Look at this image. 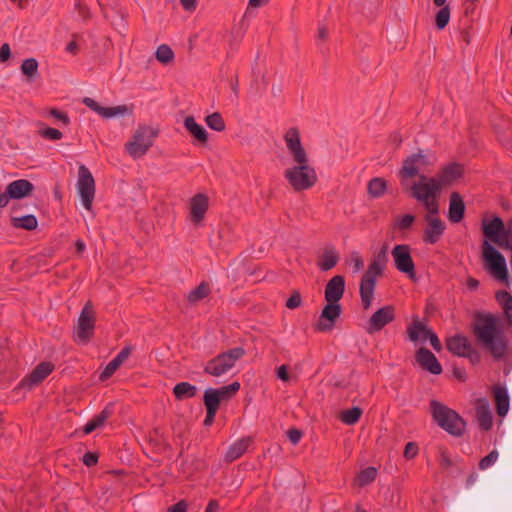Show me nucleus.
<instances>
[{"label":"nucleus","mask_w":512,"mask_h":512,"mask_svg":"<svg viewBox=\"0 0 512 512\" xmlns=\"http://www.w3.org/2000/svg\"><path fill=\"white\" fill-rule=\"evenodd\" d=\"M209 207V198L206 194L197 193L190 199V219L198 225L205 217Z\"/></svg>","instance_id":"obj_18"},{"label":"nucleus","mask_w":512,"mask_h":512,"mask_svg":"<svg viewBox=\"0 0 512 512\" xmlns=\"http://www.w3.org/2000/svg\"><path fill=\"white\" fill-rule=\"evenodd\" d=\"M377 476V469L375 467H367L361 470L357 476L358 484L361 487L372 483Z\"/></svg>","instance_id":"obj_43"},{"label":"nucleus","mask_w":512,"mask_h":512,"mask_svg":"<svg viewBox=\"0 0 512 512\" xmlns=\"http://www.w3.org/2000/svg\"><path fill=\"white\" fill-rule=\"evenodd\" d=\"M342 312L339 302H327L322 309L318 321L314 324V330L318 332L331 331Z\"/></svg>","instance_id":"obj_13"},{"label":"nucleus","mask_w":512,"mask_h":512,"mask_svg":"<svg viewBox=\"0 0 512 512\" xmlns=\"http://www.w3.org/2000/svg\"><path fill=\"white\" fill-rule=\"evenodd\" d=\"M39 134L48 140L57 141L62 138V132L56 128L46 127L39 131Z\"/></svg>","instance_id":"obj_49"},{"label":"nucleus","mask_w":512,"mask_h":512,"mask_svg":"<svg viewBox=\"0 0 512 512\" xmlns=\"http://www.w3.org/2000/svg\"><path fill=\"white\" fill-rule=\"evenodd\" d=\"M450 20V7L449 5L443 6L435 15V26L438 30H443Z\"/></svg>","instance_id":"obj_44"},{"label":"nucleus","mask_w":512,"mask_h":512,"mask_svg":"<svg viewBox=\"0 0 512 512\" xmlns=\"http://www.w3.org/2000/svg\"><path fill=\"white\" fill-rule=\"evenodd\" d=\"M197 392V387L189 382H179L173 387V395L178 401L193 398Z\"/></svg>","instance_id":"obj_32"},{"label":"nucleus","mask_w":512,"mask_h":512,"mask_svg":"<svg viewBox=\"0 0 512 512\" xmlns=\"http://www.w3.org/2000/svg\"><path fill=\"white\" fill-rule=\"evenodd\" d=\"M167 512H187V503L184 500H180L170 506Z\"/></svg>","instance_id":"obj_59"},{"label":"nucleus","mask_w":512,"mask_h":512,"mask_svg":"<svg viewBox=\"0 0 512 512\" xmlns=\"http://www.w3.org/2000/svg\"><path fill=\"white\" fill-rule=\"evenodd\" d=\"M476 418L481 430L489 431L493 426V416L486 398L477 399Z\"/></svg>","instance_id":"obj_21"},{"label":"nucleus","mask_w":512,"mask_h":512,"mask_svg":"<svg viewBox=\"0 0 512 512\" xmlns=\"http://www.w3.org/2000/svg\"><path fill=\"white\" fill-rule=\"evenodd\" d=\"M49 115L54 117L55 119L61 121L64 125H69L70 119L67 113L62 112L56 108H52L49 110Z\"/></svg>","instance_id":"obj_54"},{"label":"nucleus","mask_w":512,"mask_h":512,"mask_svg":"<svg viewBox=\"0 0 512 512\" xmlns=\"http://www.w3.org/2000/svg\"><path fill=\"white\" fill-rule=\"evenodd\" d=\"M417 454H418V445H417V443H415V442H408L405 445L403 456L406 459L410 460V459L415 458Z\"/></svg>","instance_id":"obj_52"},{"label":"nucleus","mask_w":512,"mask_h":512,"mask_svg":"<svg viewBox=\"0 0 512 512\" xmlns=\"http://www.w3.org/2000/svg\"><path fill=\"white\" fill-rule=\"evenodd\" d=\"M395 319V308L386 305L374 312L368 320L367 332L373 334L382 330L387 324Z\"/></svg>","instance_id":"obj_14"},{"label":"nucleus","mask_w":512,"mask_h":512,"mask_svg":"<svg viewBox=\"0 0 512 512\" xmlns=\"http://www.w3.org/2000/svg\"><path fill=\"white\" fill-rule=\"evenodd\" d=\"M430 411L433 420L444 431L455 437L464 434L466 422L455 410L437 400H431Z\"/></svg>","instance_id":"obj_5"},{"label":"nucleus","mask_w":512,"mask_h":512,"mask_svg":"<svg viewBox=\"0 0 512 512\" xmlns=\"http://www.w3.org/2000/svg\"><path fill=\"white\" fill-rule=\"evenodd\" d=\"M497 459H498L497 450H492L488 455H486L479 461L478 467L481 470H485V469L489 468L491 465H493Z\"/></svg>","instance_id":"obj_50"},{"label":"nucleus","mask_w":512,"mask_h":512,"mask_svg":"<svg viewBox=\"0 0 512 512\" xmlns=\"http://www.w3.org/2000/svg\"><path fill=\"white\" fill-rule=\"evenodd\" d=\"M99 427L100 426L98 425V423L96 421H94L93 419H91L83 427V433L85 435H88V434L92 433L94 430H96Z\"/></svg>","instance_id":"obj_63"},{"label":"nucleus","mask_w":512,"mask_h":512,"mask_svg":"<svg viewBox=\"0 0 512 512\" xmlns=\"http://www.w3.org/2000/svg\"><path fill=\"white\" fill-rule=\"evenodd\" d=\"M463 357L468 358L472 365L478 364L481 360L480 353L473 346L466 351Z\"/></svg>","instance_id":"obj_55"},{"label":"nucleus","mask_w":512,"mask_h":512,"mask_svg":"<svg viewBox=\"0 0 512 512\" xmlns=\"http://www.w3.org/2000/svg\"><path fill=\"white\" fill-rule=\"evenodd\" d=\"M465 215V203L458 192H452L449 197L448 219L452 223H459Z\"/></svg>","instance_id":"obj_22"},{"label":"nucleus","mask_w":512,"mask_h":512,"mask_svg":"<svg viewBox=\"0 0 512 512\" xmlns=\"http://www.w3.org/2000/svg\"><path fill=\"white\" fill-rule=\"evenodd\" d=\"M20 69L29 82L34 81L38 77V61L35 58L25 59L22 62Z\"/></svg>","instance_id":"obj_36"},{"label":"nucleus","mask_w":512,"mask_h":512,"mask_svg":"<svg viewBox=\"0 0 512 512\" xmlns=\"http://www.w3.org/2000/svg\"><path fill=\"white\" fill-rule=\"evenodd\" d=\"M302 304V296L298 290H294L286 301V307L296 309Z\"/></svg>","instance_id":"obj_51"},{"label":"nucleus","mask_w":512,"mask_h":512,"mask_svg":"<svg viewBox=\"0 0 512 512\" xmlns=\"http://www.w3.org/2000/svg\"><path fill=\"white\" fill-rule=\"evenodd\" d=\"M218 510H219V503H218V501L215 500V499H211L208 502L204 512H218Z\"/></svg>","instance_id":"obj_64"},{"label":"nucleus","mask_w":512,"mask_h":512,"mask_svg":"<svg viewBox=\"0 0 512 512\" xmlns=\"http://www.w3.org/2000/svg\"><path fill=\"white\" fill-rule=\"evenodd\" d=\"M464 173V167L462 164L457 162L449 163L448 165L442 167L438 172L436 180L439 181L440 187L451 185L456 180L461 178Z\"/></svg>","instance_id":"obj_19"},{"label":"nucleus","mask_w":512,"mask_h":512,"mask_svg":"<svg viewBox=\"0 0 512 512\" xmlns=\"http://www.w3.org/2000/svg\"><path fill=\"white\" fill-rule=\"evenodd\" d=\"M210 292V285L207 282L202 281L196 288L188 293L187 301L190 304H196L197 302L206 298Z\"/></svg>","instance_id":"obj_35"},{"label":"nucleus","mask_w":512,"mask_h":512,"mask_svg":"<svg viewBox=\"0 0 512 512\" xmlns=\"http://www.w3.org/2000/svg\"><path fill=\"white\" fill-rule=\"evenodd\" d=\"M427 339L429 340L432 348L435 351L440 352L442 350V344H441L438 336L429 327H428L424 337H422V342L426 341Z\"/></svg>","instance_id":"obj_48"},{"label":"nucleus","mask_w":512,"mask_h":512,"mask_svg":"<svg viewBox=\"0 0 512 512\" xmlns=\"http://www.w3.org/2000/svg\"><path fill=\"white\" fill-rule=\"evenodd\" d=\"M83 103L88 107L90 108L91 110H93L94 112H96L97 114L101 115L102 113V110H103V106L99 105L94 99L92 98H89V97H85L83 99Z\"/></svg>","instance_id":"obj_57"},{"label":"nucleus","mask_w":512,"mask_h":512,"mask_svg":"<svg viewBox=\"0 0 512 512\" xmlns=\"http://www.w3.org/2000/svg\"><path fill=\"white\" fill-rule=\"evenodd\" d=\"M396 269L410 279L416 277L415 265L411 256V248L407 244L395 245L391 252Z\"/></svg>","instance_id":"obj_12"},{"label":"nucleus","mask_w":512,"mask_h":512,"mask_svg":"<svg viewBox=\"0 0 512 512\" xmlns=\"http://www.w3.org/2000/svg\"><path fill=\"white\" fill-rule=\"evenodd\" d=\"M245 353V349L240 346L229 349L210 359L203 371L213 377H220L232 369Z\"/></svg>","instance_id":"obj_6"},{"label":"nucleus","mask_w":512,"mask_h":512,"mask_svg":"<svg viewBox=\"0 0 512 512\" xmlns=\"http://www.w3.org/2000/svg\"><path fill=\"white\" fill-rule=\"evenodd\" d=\"M302 435V431L296 428H291L287 431L288 439L293 445L299 443L300 439L302 438Z\"/></svg>","instance_id":"obj_56"},{"label":"nucleus","mask_w":512,"mask_h":512,"mask_svg":"<svg viewBox=\"0 0 512 512\" xmlns=\"http://www.w3.org/2000/svg\"><path fill=\"white\" fill-rule=\"evenodd\" d=\"M344 292L345 278L342 275H335L327 282L324 297L327 302H339Z\"/></svg>","instance_id":"obj_20"},{"label":"nucleus","mask_w":512,"mask_h":512,"mask_svg":"<svg viewBox=\"0 0 512 512\" xmlns=\"http://www.w3.org/2000/svg\"><path fill=\"white\" fill-rule=\"evenodd\" d=\"M99 454L96 452H86L82 461L87 467L95 466L98 463Z\"/></svg>","instance_id":"obj_53"},{"label":"nucleus","mask_w":512,"mask_h":512,"mask_svg":"<svg viewBox=\"0 0 512 512\" xmlns=\"http://www.w3.org/2000/svg\"><path fill=\"white\" fill-rule=\"evenodd\" d=\"M114 412V404L109 403L107 404L104 409L95 415L92 419L98 423V425L101 427L104 425V423L109 419Z\"/></svg>","instance_id":"obj_47"},{"label":"nucleus","mask_w":512,"mask_h":512,"mask_svg":"<svg viewBox=\"0 0 512 512\" xmlns=\"http://www.w3.org/2000/svg\"><path fill=\"white\" fill-rule=\"evenodd\" d=\"M427 329L428 326L425 322L421 321L417 315L413 316L411 323L406 328L408 339L413 343L422 342V337H424Z\"/></svg>","instance_id":"obj_29"},{"label":"nucleus","mask_w":512,"mask_h":512,"mask_svg":"<svg viewBox=\"0 0 512 512\" xmlns=\"http://www.w3.org/2000/svg\"><path fill=\"white\" fill-rule=\"evenodd\" d=\"M75 9L78 11L79 15L83 19H87L90 17V11L86 5L81 3L80 1H77L75 4Z\"/></svg>","instance_id":"obj_58"},{"label":"nucleus","mask_w":512,"mask_h":512,"mask_svg":"<svg viewBox=\"0 0 512 512\" xmlns=\"http://www.w3.org/2000/svg\"><path fill=\"white\" fill-rule=\"evenodd\" d=\"M203 403L206 410L217 412L221 403L218 394L213 391V388H208L204 391Z\"/></svg>","instance_id":"obj_39"},{"label":"nucleus","mask_w":512,"mask_h":512,"mask_svg":"<svg viewBox=\"0 0 512 512\" xmlns=\"http://www.w3.org/2000/svg\"><path fill=\"white\" fill-rule=\"evenodd\" d=\"M155 57L160 63L168 64L174 59V52L168 45L162 44L158 46Z\"/></svg>","instance_id":"obj_45"},{"label":"nucleus","mask_w":512,"mask_h":512,"mask_svg":"<svg viewBox=\"0 0 512 512\" xmlns=\"http://www.w3.org/2000/svg\"><path fill=\"white\" fill-rule=\"evenodd\" d=\"M77 189L82 205L90 211L95 196V180L90 170L83 164L78 168Z\"/></svg>","instance_id":"obj_10"},{"label":"nucleus","mask_w":512,"mask_h":512,"mask_svg":"<svg viewBox=\"0 0 512 512\" xmlns=\"http://www.w3.org/2000/svg\"><path fill=\"white\" fill-rule=\"evenodd\" d=\"M352 262L354 264L355 271H360L364 267V261L359 253H352Z\"/></svg>","instance_id":"obj_61"},{"label":"nucleus","mask_w":512,"mask_h":512,"mask_svg":"<svg viewBox=\"0 0 512 512\" xmlns=\"http://www.w3.org/2000/svg\"><path fill=\"white\" fill-rule=\"evenodd\" d=\"M183 124L185 129L198 143L203 146L207 144L209 134L202 125L195 121L193 116L185 117Z\"/></svg>","instance_id":"obj_27"},{"label":"nucleus","mask_w":512,"mask_h":512,"mask_svg":"<svg viewBox=\"0 0 512 512\" xmlns=\"http://www.w3.org/2000/svg\"><path fill=\"white\" fill-rule=\"evenodd\" d=\"M95 313L91 302L88 301L83 307L79 318L78 324L75 329V341L86 344L89 342L94 333L95 328Z\"/></svg>","instance_id":"obj_9"},{"label":"nucleus","mask_w":512,"mask_h":512,"mask_svg":"<svg viewBox=\"0 0 512 512\" xmlns=\"http://www.w3.org/2000/svg\"><path fill=\"white\" fill-rule=\"evenodd\" d=\"M11 56L10 46L7 43L0 47V62H6Z\"/></svg>","instance_id":"obj_60"},{"label":"nucleus","mask_w":512,"mask_h":512,"mask_svg":"<svg viewBox=\"0 0 512 512\" xmlns=\"http://www.w3.org/2000/svg\"><path fill=\"white\" fill-rule=\"evenodd\" d=\"M251 443L252 438L249 436L238 439L228 447L224 457L225 461L232 463L233 461L240 458L247 451Z\"/></svg>","instance_id":"obj_28"},{"label":"nucleus","mask_w":512,"mask_h":512,"mask_svg":"<svg viewBox=\"0 0 512 512\" xmlns=\"http://www.w3.org/2000/svg\"><path fill=\"white\" fill-rule=\"evenodd\" d=\"M492 393L496 405V412L498 416L504 417L509 410L510 397L506 387L501 385H495L492 388Z\"/></svg>","instance_id":"obj_25"},{"label":"nucleus","mask_w":512,"mask_h":512,"mask_svg":"<svg viewBox=\"0 0 512 512\" xmlns=\"http://www.w3.org/2000/svg\"><path fill=\"white\" fill-rule=\"evenodd\" d=\"M205 123L207 126L217 132H222L225 130L226 125L222 115L219 112H214L205 117Z\"/></svg>","instance_id":"obj_41"},{"label":"nucleus","mask_w":512,"mask_h":512,"mask_svg":"<svg viewBox=\"0 0 512 512\" xmlns=\"http://www.w3.org/2000/svg\"><path fill=\"white\" fill-rule=\"evenodd\" d=\"M240 389V383L235 381L229 385L220 388H213V391L218 394L221 401H227L232 398Z\"/></svg>","instance_id":"obj_40"},{"label":"nucleus","mask_w":512,"mask_h":512,"mask_svg":"<svg viewBox=\"0 0 512 512\" xmlns=\"http://www.w3.org/2000/svg\"><path fill=\"white\" fill-rule=\"evenodd\" d=\"M132 347L125 346L121 349V351L106 365L104 370L101 372L99 378L101 381L108 380L116 370L122 365V363L129 357L131 354Z\"/></svg>","instance_id":"obj_24"},{"label":"nucleus","mask_w":512,"mask_h":512,"mask_svg":"<svg viewBox=\"0 0 512 512\" xmlns=\"http://www.w3.org/2000/svg\"><path fill=\"white\" fill-rule=\"evenodd\" d=\"M387 261V245H383L368 265L360 281L359 293L364 310L371 307L377 278L383 275Z\"/></svg>","instance_id":"obj_4"},{"label":"nucleus","mask_w":512,"mask_h":512,"mask_svg":"<svg viewBox=\"0 0 512 512\" xmlns=\"http://www.w3.org/2000/svg\"><path fill=\"white\" fill-rule=\"evenodd\" d=\"M415 358L419 366L433 375H439L443 369L436 356L427 348L421 347L417 350Z\"/></svg>","instance_id":"obj_17"},{"label":"nucleus","mask_w":512,"mask_h":512,"mask_svg":"<svg viewBox=\"0 0 512 512\" xmlns=\"http://www.w3.org/2000/svg\"><path fill=\"white\" fill-rule=\"evenodd\" d=\"M284 141L291 155L294 165L287 168L283 176L294 192H302L311 189L318 181L315 168L310 165L309 156L304 149L300 132L296 127L289 128Z\"/></svg>","instance_id":"obj_2"},{"label":"nucleus","mask_w":512,"mask_h":512,"mask_svg":"<svg viewBox=\"0 0 512 512\" xmlns=\"http://www.w3.org/2000/svg\"><path fill=\"white\" fill-rule=\"evenodd\" d=\"M415 220H416V217L414 215L405 214L400 217H397L393 226H394V228H396L400 231H407L412 227Z\"/></svg>","instance_id":"obj_46"},{"label":"nucleus","mask_w":512,"mask_h":512,"mask_svg":"<svg viewBox=\"0 0 512 512\" xmlns=\"http://www.w3.org/2000/svg\"><path fill=\"white\" fill-rule=\"evenodd\" d=\"M387 190V181L381 177L372 178L367 185L368 194L372 198L382 197Z\"/></svg>","instance_id":"obj_34"},{"label":"nucleus","mask_w":512,"mask_h":512,"mask_svg":"<svg viewBox=\"0 0 512 512\" xmlns=\"http://www.w3.org/2000/svg\"><path fill=\"white\" fill-rule=\"evenodd\" d=\"M495 298L502 306L504 318L508 326L512 327V295L506 290L497 291Z\"/></svg>","instance_id":"obj_31"},{"label":"nucleus","mask_w":512,"mask_h":512,"mask_svg":"<svg viewBox=\"0 0 512 512\" xmlns=\"http://www.w3.org/2000/svg\"><path fill=\"white\" fill-rule=\"evenodd\" d=\"M339 261V254L333 246H328L324 249L320 259L317 263L321 271H329L334 268Z\"/></svg>","instance_id":"obj_30"},{"label":"nucleus","mask_w":512,"mask_h":512,"mask_svg":"<svg viewBox=\"0 0 512 512\" xmlns=\"http://www.w3.org/2000/svg\"><path fill=\"white\" fill-rule=\"evenodd\" d=\"M469 339L464 335H454L446 340L447 350L455 356L463 357L468 349L471 347Z\"/></svg>","instance_id":"obj_26"},{"label":"nucleus","mask_w":512,"mask_h":512,"mask_svg":"<svg viewBox=\"0 0 512 512\" xmlns=\"http://www.w3.org/2000/svg\"><path fill=\"white\" fill-rule=\"evenodd\" d=\"M473 333L496 360L505 356L508 348L507 340L504 332L498 326V319L495 316L478 314Z\"/></svg>","instance_id":"obj_3"},{"label":"nucleus","mask_w":512,"mask_h":512,"mask_svg":"<svg viewBox=\"0 0 512 512\" xmlns=\"http://www.w3.org/2000/svg\"><path fill=\"white\" fill-rule=\"evenodd\" d=\"M11 224L16 229L32 231L37 228L38 220L34 215L27 214L21 217H12Z\"/></svg>","instance_id":"obj_33"},{"label":"nucleus","mask_w":512,"mask_h":512,"mask_svg":"<svg viewBox=\"0 0 512 512\" xmlns=\"http://www.w3.org/2000/svg\"><path fill=\"white\" fill-rule=\"evenodd\" d=\"M482 232L487 240L481 245V257L484 268L498 281H508V268L505 257L489 241L501 249H507L512 252V242L510 237L511 229L506 228L503 220L495 216L490 221H482Z\"/></svg>","instance_id":"obj_1"},{"label":"nucleus","mask_w":512,"mask_h":512,"mask_svg":"<svg viewBox=\"0 0 512 512\" xmlns=\"http://www.w3.org/2000/svg\"><path fill=\"white\" fill-rule=\"evenodd\" d=\"M133 106L118 105L115 107H104L100 116L103 118H112L118 115H132Z\"/></svg>","instance_id":"obj_38"},{"label":"nucleus","mask_w":512,"mask_h":512,"mask_svg":"<svg viewBox=\"0 0 512 512\" xmlns=\"http://www.w3.org/2000/svg\"><path fill=\"white\" fill-rule=\"evenodd\" d=\"M54 365L50 362L39 363L20 383L23 388L31 389L40 384L53 371Z\"/></svg>","instance_id":"obj_16"},{"label":"nucleus","mask_w":512,"mask_h":512,"mask_svg":"<svg viewBox=\"0 0 512 512\" xmlns=\"http://www.w3.org/2000/svg\"><path fill=\"white\" fill-rule=\"evenodd\" d=\"M438 182L436 177H427L422 174L417 182H414L412 185L408 184V189L404 190L409 191L410 196L417 201L426 200L431 198V196H440L442 188Z\"/></svg>","instance_id":"obj_11"},{"label":"nucleus","mask_w":512,"mask_h":512,"mask_svg":"<svg viewBox=\"0 0 512 512\" xmlns=\"http://www.w3.org/2000/svg\"><path fill=\"white\" fill-rule=\"evenodd\" d=\"M362 413L363 410L355 406L351 409L341 411L340 420L346 425H354L360 420Z\"/></svg>","instance_id":"obj_37"},{"label":"nucleus","mask_w":512,"mask_h":512,"mask_svg":"<svg viewBox=\"0 0 512 512\" xmlns=\"http://www.w3.org/2000/svg\"><path fill=\"white\" fill-rule=\"evenodd\" d=\"M156 136L150 127L140 126L134 133L132 140L125 144L127 153L134 159L144 156L153 145Z\"/></svg>","instance_id":"obj_7"},{"label":"nucleus","mask_w":512,"mask_h":512,"mask_svg":"<svg viewBox=\"0 0 512 512\" xmlns=\"http://www.w3.org/2000/svg\"><path fill=\"white\" fill-rule=\"evenodd\" d=\"M430 163L427 156L418 151L406 157L402 162V167L398 171V177L403 189H408V181L419 175L421 167L428 166Z\"/></svg>","instance_id":"obj_8"},{"label":"nucleus","mask_w":512,"mask_h":512,"mask_svg":"<svg viewBox=\"0 0 512 512\" xmlns=\"http://www.w3.org/2000/svg\"><path fill=\"white\" fill-rule=\"evenodd\" d=\"M439 196H431V198H427L426 200H418V202L422 203L426 214L424 216H430V218L439 217Z\"/></svg>","instance_id":"obj_42"},{"label":"nucleus","mask_w":512,"mask_h":512,"mask_svg":"<svg viewBox=\"0 0 512 512\" xmlns=\"http://www.w3.org/2000/svg\"><path fill=\"white\" fill-rule=\"evenodd\" d=\"M424 221L427 225L423 231V242L430 245L436 244L445 232V223L439 217L430 218V216H424Z\"/></svg>","instance_id":"obj_15"},{"label":"nucleus","mask_w":512,"mask_h":512,"mask_svg":"<svg viewBox=\"0 0 512 512\" xmlns=\"http://www.w3.org/2000/svg\"><path fill=\"white\" fill-rule=\"evenodd\" d=\"M6 190L10 199H22L32 193L34 185L27 179H18L9 183Z\"/></svg>","instance_id":"obj_23"},{"label":"nucleus","mask_w":512,"mask_h":512,"mask_svg":"<svg viewBox=\"0 0 512 512\" xmlns=\"http://www.w3.org/2000/svg\"><path fill=\"white\" fill-rule=\"evenodd\" d=\"M453 375L459 381L464 382L467 379L466 371L464 368H460L457 366L453 367Z\"/></svg>","instance_id":"obj_62"}]
</instances>
